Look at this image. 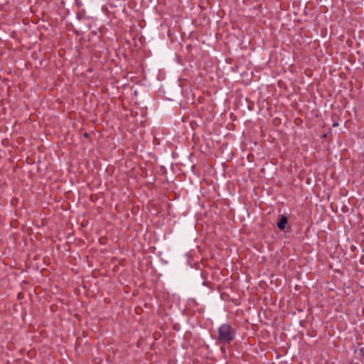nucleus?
<instances>
[{
	"instance_id": "f257e3e1",
	"label": "nucleus",
	"mask_w": 364,
	"mask_h": 364,
	"mask_svg": "<svg viewBox=\"0 0 364 364\" xmlns=\"http://www.w3.org/2000/svg\"><path fill=\"white\" fill-rule=\"evenodd\" d=\"M235 329L228 323H223L219 326L218 330L217 342L221 346L230 344L235 338Z\"/></svg>"
},
{
	"instance_id": "f03ea898",
	"label": "nucleus",
	"mask_w": 364,
	"mask_h": 364,
	"mask_svg": "<svg viewBox=\"0 0 364 364\" xmlns=\"http://www.w3.org/2000/svg\"><path fill=\"white\" fill-rule=\"evenodd\" d=\"M288 219L286 215H279V221L277 223V227L279 230H283L286 228Z\"/></svg>"
},
{
	"instance_id": "7ed1b4c3",
	"label": "nucleus",
	"mask_w": 364,
	"mask_h": 364,
	"mask_svg": "<svg viewBox=\"0 0 364 364\" xmlns=\"http://www.w3.org/2000/svg\"><path fill=\"white\" fill-rule=\"evenodd\" d=\"M84 135H85V136H86V137L88 136L87 133H85V134H84Z\"/></svg>"
}]
</instances>
